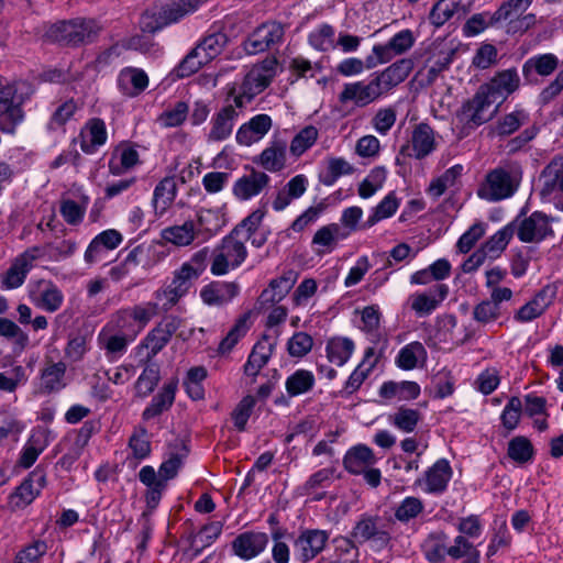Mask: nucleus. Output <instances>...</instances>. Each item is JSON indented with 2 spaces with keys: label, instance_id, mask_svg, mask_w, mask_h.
Listing matches in <instances>:
<instances>
[{
  "label": "nucleus",
  "instance_id": "nucleus-1",
  "mask_svg": "<svg viewBox=\"0 0 563 563\" xmlns=\"http://www.w3.org/2000/svg\"><path fill=\"white\" fill-rule=\"evenodd\" d=\"M101 26L92 19H73L51 24L44 32V37L66 46H78L93 42Z\"/></svg>",
  "mask_w": 563,
  "mask_h": 563
},
{
  "label": "nucleus",
  "instance_id": "nucleus-2",
  "mask_svg": "<svg viewBox=\"0 0 563 563\" xmlns=\"http://www.w3.org/2000/svg\"><path fill=\"white\" fill-rule=\"evenodd\" d=\"M156 314L157 303L148 301L115 311L103 328L135 340Z\"/></svg>",
  "mask_w": 563,
  "mask_h": 563
},
{
  "label": "nucleus",
  "instance_id": "nucleus-3",
  "mask_svg": "<svg viewBox=\"0 0 563 563\" xmlns=\"http://www.w3.org/2000/svg\"><path fill=\"white\" fill-rule=\"evenodd\" d=\"M240 229L234 228L230 234L212 251L210 272L214 276L228 274L238 268L246 258L247 250L243 241L238 239Z\"/></svg>",
  "mask_w": 563,
  "mask_h": 563
},
{
  "label": "nucleus",
  "instance_id": "nucleus-4",
  "mask_svg": "<svg viewBox=\"0 0 563 563\" xmlns=\"http://www.w3.org/2000/svg\"><path fill=\"white\" fill-rule=\"evenodd\" d=\"M196 279L197 273L191 269L190 264L184 263L176 269L170 282L165 283L154 292L155 301L151 302L157 303V313L167 312L175 307L187 295Z\"/></svg>",
  "mask_w": 563,
  "mask_h": 563
},
{
  "label": "nucleus",
  "instance_id": "nucleus-5",
  "mask_svg": "<svg viewBox=\"0 0 563 563\" xmlns=\"http://www.w3.org/2000/svg\"><path fill=\"white\" fill-rule=\"evenodd\" d=\"M514 225L517 238L522 243H540L554 235L551 219L541 211H534L525 217V209L510 222Z\"/></svg>",
  "mask_w": 563,
  "mask_h": 563
},
{
  "label": "nucleus",
  "instance_id": "nucleus-6",
  "mask_svg": "<svg viewBox=\"0 0 563 563\" xmlns=\"http://www.w3.org/2000/svg\"><path fill=\"white\" fill-rule=\"evenodd\" d=\"M390 523L378 516L363 515L352 529V538L363 544L371 542L378 550L385 549L391 541Z\"/></svg>",
  "mask_w": 563,
  "mask_h": 563
},
{
  "label": "nucleus",
  "instance_id": "nucleus-7",
  "mask_svg": "<svg viewBox=\"0 0 563 563\" xmlns=\"http://www.w3.org/2000/svg\"><path fill=\"white\" fill-rule=\"evenodd\" d=\"M284 26L278 22H266L256 27L244 41L247 54L255 55L271 49L283 41Z\"/></svg>",
  "mask_w": 563,
  "mask_h": 563
},
{
  "label": "nucleus",
  "instance_id": "nucleus-8",
  "mask_svg": "<svg viewBox=\"0 0 563 563\" xmlns=\"http://www.w3.org/2000/svg\"><path fill=\"white\" fill-rule=\"evenodd\" d=\"M384 90L375 74L368 82L355 81L345 84L339 95L341 103L353 102L356 107L363 108L376 101L384 95Z\"/></svg>",
  "mask_w": 563,
  "mask_h": 563
},
{
  "label": "nucleus",
  "instance_id": "nucleus-9",
  "mask_svg": "<svg viewBox=\"0 0 563 563\" xmlns=\"http://www.w3.org/2000/svg\"><path fill=\"white\" fill-rule=\"evenodd\" d=\"M495 100L479 86L476 93L465 101L459 113L460 121L468 128H477L487 122L492 113L490 106Z\"/></svg>",
  "mask_w": 563,
  "mask_h": 563
},
{
  "label": "nucleus",
  "instance_id": "nucleus-10",
  "mask_svg": "<svg viewBox=\"0 0 563 563\" xmlns=\"http://www.w3.org/2000/svg\"><path fill=\"white\" fill-rule=\"evenodd\" d=\"M416 37L411 30H401L396 33L386 44L373 46L375 57L368 59L369 67H376L379 64L390 62L395 56L405 54L415 44Z\"/></svg>",
  "mask_w": 563,
  "mask_h": 563
},
{
  "label": "nucleus",
  "instance_id": "nucleus-11",
  "mask_svg": "<svg viewBox=\"0 0 563 563\" xmlns=\"http://www.w3.org/2000/svg\"><path fill=\"white\" fill-rule=\"evenodd\" d=\"M272 79L271 75L264 74L263 70L252 68L239 88L232 87L230 89L227 101H232L235 107L242 108L254 96L262 92L271 84Z\"/></svg>",
  "mask_w": 563,
  "mask_h": 563
},
{
  "label": "nucleus",
  "instance_id": "nucleus-12",
  "mask_svg": "<svg viewBox=\"0 0 563 563\" xmlns=\"http://www.w3.org/2000/svg\"><path fill=\"white\" fill-rule=\"evenodd\" d=\"M330 534L321 529H305L294 542V552L298 561L307 563L316 559L324 549Z\"/></svg>",
  "mask_w": 563,
  "mask_h": 563
},
{
  "label": "nucleus",
  "instance_id": "nucleus-13",
  "mask_svg": "<svg viewBox=\"0 0 563 563\" xmlns=\"http://www.w3.org/2000/svg\"><path fill=\"white\" fill-rule=\"evenodd\" d=\"M180 324V318L176 316H167L146 334L142 342V346L148 351V361L156 356L168 344Z\"/></svg>",
  "mask_w": 563,
  "mask_h": 563
},
{
  "label": "nucleus",
  "instance_id": "nucleus-14",
  "mask_svg": "<svg viewBox=\"0 0 563 563\" xmlns=\"http://www.w3.org/2000/svg\"><path fill=\"white\" fill-rule=\"evenodd\" d=\"M40 257V249L32 247L20 254L11 264L8 271L1 275V284L5 289L20 287L27 273L33 267L34 262Z\"/></svg>",
  "mask_w": 563,
  "mask_h": 563
},
{
  "label": "nucleus",
  "instance_id": "nucleus-15",
  "mask_svg": "<svg viewBox=\"0 0 563 563\" xmlns=\"http://www.w3.org/2000/svg\"><path fill=\"white\" fill-rule=\"evenodd\" d=\"M516 186L509 172L496 168L486 176V184L478 195L490 201H498L514 195Z\"/></svg>",
  "mask_w": 563,
  "mask_h": 563
},
{
  "label": "nucleus",
  "instance_id": "nucleus-16",
  "mask_svg": "<svg viewBox=\"0 0 563 563\" xmlns=\"http://www.w3.org/2000/svg\"><path fill=\"white\" fill-rule=\"evenodd\" d=\"M452 467L448 460L440 459L431 467H429L423 478L416 481V485H426L423 490L428 494L440 495L448 488V484L452 477Z\"/></svg>",
  "mask_w": 563,
  "mask_h": 563
},
{
  "label": "nucleus",
  "instance_id": "nucleus-17",
  "mask_svg": "<svg viewBox=\"0 0 563 563\" xmlns=\"http://www.w3.org/2000/svg\"><path fill=\"white\" fill-rule=\"evenodd\" d=\"M495 101H504L520 87V77L516 68H509L495 74L487 82L481 86Z\"/></svg>",
  "mask_w": 563,
  "mask_h": 563
},
{
  "label": "nucleus",
  "instance_id": "nucleus-18",
  "mask_svg": "<svg viewBox=\"0 0 563 563\" xmlns=\"http://www.w3.org/2000/svg\"><path fill=\"white\" fill-rule=\"evenodd\" d=\"M12 87L0 90V131L12 134L19 122L22 121L23 113L20 101L14 98Z\"/></svg>",
  "mask_w": 563,
  "mask_h": 563
},
{
  "label": "nucleus",
  "instance_id": "nucleus-19",
  "mask_svg": "<svg viewBox=\"0 0 563 563\" xmlns=\"http://www.w3.org/2000/svg\"><path fill=\"white\" fill-rule=\"evenodd\" d=\"M268 544L265 532L246 531L239 534L232 542L233 553L242 560H251L260 555Z\"/></svg>",
  "mask_w": 563,
  "mask_h": 563
},
{
  "label": "nucleus",
  "instance_id": "nucleus-20",
  "mask_svg": "<svg viewBox=\"0 0 563 563\" xmlns=\"http://www.w3.org/2000/svg\"><path fill=\"white\" fill-rule=\"evenodd\" d=\"M46 484V476L43 471L35 468L29 476L16 487L11 495V501L18 508H24L30 505L41 493Z\"/></svg>",
  "mask_w": 563,
  "mask_h": 563
},
{
  "label": "nucleus",
  "instance_id": "nucleus-21",
  "mask_svg": "<svg viewBox=\"0 0 563 563\" xmlns=\"http://www.w3.org/2000/svg\"><path fill=\"white\" fill-rule=\"evenodd\" d=\"M269 176L261 170L251 168L247 174L240 177L234 186L233 194L240 200H249L260 195L269 184Z\"/></svg>",
  "mask_w": 563,
  "mask_h": 563
},
{
  "label": "nucleus",
  "instance_id": "nucleus-22",
  "mask_svg": "<svg viewBox=\"0 0 563 563\" xmlns=\"http://www.w3.org/2000/svg\"><path fill=\"white\" fill-rule=\"evenodd\" d=\"M555 294V289L551 286L543 287L530 301L520 307V309L515 313V320L525 323L542 316L552 305Z\"/></svg>",
  "mask_w": 563,
  "mask_h": 563
},
{
  "label": "nucleus",
  "instance_id": "nucleus-23",
  "mask_svg": "<svg viewBox=\"0 0 563 563\" xmlns=\"http://www.w3.org/2000/svg\"><path fill=\"white\" fill-rule=\"evenodd\" d=\"M240 286L235 282H211L200 290V298L208 306L221 307L235 298Z\"/></svg>",
  "mask_w": 563,
  "mask_h": 563
},
{
  "label": "nucleus",
  "instance_id": "nucleus-24",
  "mask_svg": "<svg viewBox=\"0 0 563 563\" xmlns=\"http://www.w3.org/2000/svg\"><path fill=\"white\" fill-rule=\"evenodd\" d=\"M32 295L35 306L51 313L59 310L64 302L63 291L56 284L47 279L38 280Z\"/></svg>",
  "mask_w": 563,
  "mask_h": 563
},
{
  "label": "nucleus",
  "instance_id": "nucleus-25",
  "mask_svg": "<svg viewBox=\"0 0 563 563\" xmlns=\"http://www.w3.org/2000/svg\"><path fill=\"white\" fill-rule=\"evenodd\" d=\"M133 341V339L126 335L113 332L103 327L98 334V344L100 349L104 351L106 357L110 362L122 357Z\"/></svg>",
  "mask_w": 563,
  "mask_h": 563
},
{
  "label": "nucleus",
  "instance_id": "nucleus-26",
  "mask_svg": "<svg viewBox=\"0 0 563 563\" xmlns=\"http://www.w3.org/2000/svg\"><path fill=\"white\" fill-rule=\"evenodd\" d=\"M511 16H514L511 12L501 3V5L493 13L482 12L473 14L464 24L463 30L467 36H474L483 32L485 29L501 21H506Z\"/></svg>",
  "mask_w": 563,
  "mask_h": 563
},
{
  "label": "nucleus",
  "instance_id": "nucleus-27",
  "mask_svg": "<svg viewBox=\"0 0 563 563\" xmlns=\"http://www.w3.org/2000/svg\"><path fill=\"white\" fill-rule=\"evenodd\" d=\"M448 294L449 287L444 284H438L429 292L412 295L410 307L418 316H428L438 308Z\"/></svg>",
  "mask_w": 563,
  "mask_h": 563
},
{
  "label": "nucleus",
  "instance_id": "nucleus-28",
  "mask_svg": "<svg viewBox=\"0 0 563 563\" xmlns=\"http://www.w3.org/2000/svg\"><path fill=\"white\" fill-rule=\"evenodd\" d=\"M178 380L176 378L165 383L162 389L153 397L151 404L144 409L142 413L143 420H151L168 410L175 401Z\"/></svg>",
  "mask_w": 563,
  "mask_h": 563
},
{
  "label": "nucleus",
  "instance_id": "nucleus-29",
  "mask_svg": "<svg viewBox=\"0 0 563 563\" xmlns=\"http://www.w3.org/2000/svg\"><path fill=\"white\" fill-rule=\"evenodd\" d=\"M148 86V77L143 69L134 67L123 68L118 76V87L128 97H136Z\"/></svg>",
  "mask_w": 563,
  "mask_h": 563
},
{
  "label": "nucleus",
  "instance_id": "nucleus-30",
  "mask_svg": "<svg viewBox=\"0 0 563 563\" xmlns=\"http://www.w3.org/2000/svg\"><path fill=\"white\" fill-rule=\"evenodd\" d=\"M375 463L376 457L373 450L365 444L351 448L343 457L344 468L355 475L362 474Z\"/></svg>",
  "mask_w": 563,
  "mask_h": 563
},
{
  "label": "nucleus",
  "instance_id": "nucleus-31",
  "mask_svg": "<svg viewBox=\"0 0 563 563\" xmlns=\"http://www.w3.org/2000/svg\"><path fill=\"white\" fill-rule=\"evenodd\" d=\"M223 525L220 521H212L205 525L200 531L189 537V549L185 554H189L190 560L198 556L201 551L213 543L222 532Z\"/></svg>",
  "mask_w": 563,
  "mask_h": 563
},
{
  "label": "nucleus",
  "instance_id": "nucleus-32",
  "mask_svg": "<svg viewBox=\"0 0 563 563\" xmlns=\"http://www.w3.org/2000/svg\"><path fill=\"white\" fill-rule=\"evenodd\" d=\"M412 69V62L410 59H400L391 64L384 70L375 73V76L380 84L384 92L402 82Z\"/></svg>",
  "mask_w": 563,
  "mask_h": 563
},
{
  "label": "nucleus",
  "instance_id": "nucleus-33",
  "mask_svg": "<svg viewBox=\"0 0 563 563\" xmlns=\"http://www.w3.org/2000/svg\"><path fill=\"white\" fill-rule=\"evenodd\" d=\"M47 434L48 431L45 429H37L32 432L30 439L22 449L19 459L20 466L23 468H30L35 463L38 455L48 445Z\"/></svg>",
  "mask_w": 563,
  "mask_h": 563
},
{
  "label": "nucleus",
  "instance_id": "nucleus-34",
  "mask_svg": "<svg viewBox=\"0 0 563 563\" xmlns=\"http://www.w3.org/2000/svg\"><path fill=\"white\" fill-rule=\"evenodd\" d=\"M376 364L377 358L375 357L374 347H367L362 362L357 365V367L352 372L345 382L344 391L347 395L355 393L362 386L364 380L369 376Z\"/></svg>",
  "mask_w": 563,
  "mask_h": 563
},
{
  "label": "nucleus",
  "instance_id": "nucleus-35",
  "mask_svg": "<svg viewBox=\"0 0 563 563\" xmlns=\"http://www.w3.org/2000/svg\"><path fill=\"white\" fill-rule=\"evenodd\" d=\"M307 187V177L302 174L296 175L277 192L273 201V208L276 211L284 210L294 199L300 198L306 192Z\"/></svg>",
  "mask_w": 563,
  "mask_h": 563
},
{
  "label": "nucleus",
  "instance_id": "nucleus-36",
  "mask_svg": "<svg viewBox=\"0 0 563 563\" xmlns=\"http://www.w3.org/2000/svg\"><path fill=\"white\" fill-rule=\"evenodd\" d=\"M274 350V343L269 342L265 336L262 341H258L246 363L244 364V374L247 376H256L261 369L268 363Z\"/></svg>",
  "mask_w": 563,
  "mask_h": 563
},
{
  "label": "nucleus",
  "instance_id": "nucleus-37",
  "mask_svg": "<svg viewBox=\"0 0 563 563\" xmlns=\"http://www.w3.org/2000/svg\"><path fill=\"white\" fill-rule=\"evenodd\" d=\"M559 66V59L554 54L547 53L528 58L522 65V74L529 81L533 74L540 76L551 75Z\"/></svg>",
  "mask_w": 563,
  "mask_h": 563
},
{
  "label": "nucleus",
  "instance_id": "nucleus-38",
  "mask_svg": "<svg viewBox=\"0 0 563 563\" xmlns=\"http://www.w3.org/2000/svg\"><path fill=\"white\" fill-rule=\"evenodd\" d=\"M177 195V180L174 176L164 177L155 187L153 206L156 211L165 212L174 202Z\"/></svg>",
  "mask_w": 563,
  "mask_h": 563
},
{
  "label": "nucleus",
  "instance_id": "nucleus-39",
  "mask_svg": "<svg viewBox=\"0 0 563 563\" xmlns=\"http://www.w3.org/2000/svg\"><path fill=\"white\" fill-rule=\"evenodd\" d=\"M271 126L272 120L269 115L257 114L239 129L236 141H258L266 134Z\"/></svg>",
  "mask_w": 563,
  "mask_h": 563
},
{
  "label": "nucleus",
  "instance_id": "nucleus-40",
  "mask_svg": "<svg viewBox=\"0 0 563 563\" xmlns=\"http://www.w3.org/2000/svg\"><path fill=\"white\" fill-rule=\"evenodd\" d=\"M294 284L291 277L283 276L280 278L273 279L269 283L268 288L264 289L258 298V305L264 308L268 305H275L282 301L289 292Z\"/></svg>",
  "mask_w": 563,
  "mask_h": 563
},
{
  "label": "nucleus",
  "instance_id": "nucleus-41",
  "mask_svg": "<svg viewBox=\"0 0 563 563\" xmlns=\"http://www.w3.org/2000/svg\"><path fill=\"white\" fill-rule=\"evenodd\" d=\"M66 364L64 362L47 365L41 376V387L45 393H57L66 386Z\"/></svg>",
  "mask_w": 563,
  "mask_h": 563
},
{
  "label": "nucleus",
  "instance_id": "nucleus-42",
  "mask_svg": "<svg viewBox=\"0 0 563 563\" xmlns=\"http://www.w3.org/2000/svg\"><path fill=\"white\" fill-rule=\"evenodd\" d=\"M235 104H227L214 118L213 126L210 132V139L221 141L231 135L233 129V119L236 115Z\"/></svg>",
  "mask_w": 563,
  "mask_h": 563
},
{
  "label": "nucleus",
  "instance_id": "nucleus-43",
  "mask_svg": "<svg viewBox=\"0 0 563 563\" xmlns=\"http://www.w3.org/2000/svg\"><path fill=\"white\" fill-rule=\"evenodd\" d=\"M354 167L341 157H331L327 161L325 167L319 173V181L324 186H332L344 175H351Z\"/></svg>",
  "mask_w": 563,
  "mask_h": 563
},
{
  "label": "nucleus",
  "instance_id": "nucleus-44",
  "mask_svg": "<svg viewBox=\"0 0 563 563\" xmlns=\"http://www.w3.org/2000/svg\"><path fill=\"white\" fill-rule=\"evenodd\" d=\"M354 342L349 338H333L327 343V356L338 366L344 365L354 352Z\"/></svg>",
  "mask_w": 563,
  "mask_h": 563
},
{
  "label": "nucleus",
  "instance_id": "nucleus-45",
  "mask_svg": "<svg viewBox=\"0 0 563 563\" xmlns=\"http://www.w3.org/2000/svg\"><path fill=\"white\" fill-rule=\"evenodd\" d=\"M0 336L12 343L14 353H22L29 345V335L12 320L0 318Z\"/></svg>",
  "mask_w": 563,
  "mask_h": 563
},
{
  "label": "nucleus",
  "instance_id": "nucleus-46",
  "mask_svg": "<svg viewBox=\"0 0 563 563\" xmlns=\"http://www.w3.org/2000/svg\"><path fill=\"white\" fill-rule=\"evenodd\" d=\"M313 374L307 369H297L285 382V388L289 397H296L310 391L314 386Z\"/></svg>",
  "mask_w": 563,
  "mask_h": 563
},
{
  "label": "nucleus",
  "instance_id": "nucleus-47",
  "mask_svg": "<svg viewBox=\"0 0 563 563\" xmlns=\"http://www.w3.org/2000/svg\"><path fill=\"white\" fill-rule=\"evenodd\" d=\"M254 163L260 164L268 172H279L286 164V147L284 145L269 146L258 157L254 158Z\"/></svg>",
  "mask_w": 563,
  "mask_h": 563
},
{
  "label": "nucleus",
  "instance_id": "nucleus-48",
  "mask_svg": "<svg viewBox=\"0 0 563 563\" xmlns=\"http://www.w3.org/2000/svg\"><path fill=\"white\" fill-rule=\"evenodd\" d=\"M196 236V225L194 221H185L181 225L166 228L163 231V238L178 246L189 245Z\"/></svg>",
  "mask_w": 563,
  "mask_h": 563
},
{
  "label": "nucleus",
  "instance_id": "nucleus-49",
  "mask_svg": "<svg viewBox=\"0 0 563 563\" xmlns=\"http://www.w3.org/2000/svg\"><path fill=\"white\" fill-rule=\"evenodd\" d=\"M446 534L443 531L432 532L423 543L426 558L431 563H439L448 554Z\"/></svg>",
  "mask_w": 563,
  "mask_h": 563
},
{
  "label": "nucleus",
  "instance_id": "nucleus-50",
  "mask_svg": "<svg viewBox=\"0 0 563 563\" xmlns=\"http://www.w3.org/2000/svg\"><path fill=\"white\" fill-rule=\"evenodd\" d=\"M249 318L250 313H244L235 321L225 338L220 342L218 347L219 354L224 355L230 353L236 343L246 334L250 329Z\"/></svg>",
  "mask_w": 563,
  "mask_h": 563
},
{
  "label": "nucleus",
  "instance_id": "nucleus-51",
  "mask_svg": "<svg viewBox=\"0 0 563 563\" xmlns=\"http://www.w3.org/2000/svg\"><path fill=\"white\" fill-rule=\"evenodd\" d=\"M161 379L159 367L155 363L147 364L135 383V394L141 398L154 391Z\"/></svg>",
  "mask_w": 563,
  "mask_h": 563
},
{
  "label": "nucleus",
  "instance_id": "nucleus-52",
  "mask_svg": "<svg viewBox=\"0 0 563 563\" xmlns=\"http://www.w3.org/2000/svg\"><path fill=\"white\" fill-rule=\"evenodd\" d=\"M334 545V554L331 563H357L358 549L355 543L343 536L335 537L332 540Z\"/></svg>",
  "mask_w": 563,
  "mask_h": 563
},
{
  "label": "nucleus",
  "instance_id": "nucleus-53",
  "mask_svg": "<svg viewBox=\"0 0 563 563\" xmlns=\"http://www.w3.org/2000/svg\"><path fill=\"white\" fill-rule=\"evenodd\" d=\"M207 378V369L203 366L191 367L186 375L184 386L187 395L192 400L205 398V388L202 382Z\"/></svg>",
  "mask_w": 563,
  "mask_h": 563
},
{
  "label": "nucleus",
  "instance_id": "nucleus-54",
  "mask_svg": "<svg viewBox=\"0 0 563 563\" xmlns=\"http://www.w3.org/2000/svg\"><path fill=\"white\" fill-rule=\"evenodd\" d=\"M427 351L422 343L411 342L404 346L397 356V365L402 369H412L417 367L419 360H424Z\"/></svg>",
  "mask_w": 563,
  "mask_h": 563
},
{
  "label": "nucleus",
  "instance_id": "nucleus-55",
  "mask_svg": "<svg viewBox=\"0 0 563 563\" xmlns=\"http://www.w3.org/2000/svg\"><path fill=\"white\" fill-rule=\"evenodd\" d=\"M528 121V114L522 110H517L498 120L493 129V136H508L517 131Z\"/></svg>",
  "mask_w": 563,
  "mask_h": 563
},
{
  "label": "nucleus",
  "instance_id": "nucleus-56",
  "mask_svg": "<svg viewBox=\"0 0 563 563\" xmlns=\"http://www.w3.org/2000/svg\"><path fill=\"white\" fill-rule=\"evenodd\" d=\"M346 239V233L339 223H331L320 228L312 238V244L324 246L332 251L339 240Z\"/></svg>",
  "mask_w": 563,
  "mask_h": 563
},
{
  "label": "nucleus",
  "instance_id": "nucleus-57",
  "mask_svg": "<svg viewBox=\"0 0 563 563\" xmlns=\"http://www.w3.org/2000/svg\"><path fill=\"white\" fill-rule=\"evenodd\" d=\"M423 510L424 504L420 498L408 496L395 508L394 516L398 521L407 523L410 520L418 518Z\"/></svg>",
  "mask_w": 563,
  "mask_h": 563
},
{
  "label": "nucleus",
  "instance_id": "nucleus-58",
  "mask_svg": "<svg viewBox=\"0 0 563 563\" xmlns=\"http://www.w3.org/2000/svg\"><path fill=\"white\" fill-rule=\"evenodd\" d=\"M463 167L454 165L446 169L440 177L433 179L429 185L428 192L434 199L442 196L449 187L454 186L456 179L461 176Z\"/></svg>",
  "mask_w": 563,
  "mask_h": 563
},
{
  "label": "nucleus",
  "instance_id": "nucleus-59",
  "mask_svg": "<svg viewBox=\"0 0 563 563\" xmlns=\"http://www.w3.org/2000/svg\"><path fill=\"white\" fill-rule=\"evenodd\" d=\"M88 206V198L84 197L81 202L71 199H64L60 201V214L65 222L69 225H77L81 223L86 209Z\"/></svg>",
  "mask_w": 563,
  "mask_h": 563
},
{
  "label": "nucleus",
  "instance_id": "nucleus-60",
  "mask_svg": "<svg viewBox=\"0 0 563 563\" xmlns=\"http://www.w3.org/2000/svg\"><path fill=\"white\" fill-rule=\"evenodd\" d=\"M228 37L224 33L217 32L206 36L196 48L200 51L202 60L210 62L217 55H219L222 48L225 46Z\"/></svg>",
  "mask_w": 563,
  "mask_h": 563
},
{
  "label": "nucleus",
  "instance_id": "nucleus-61",
  "mask_svg": "<svg viewBox=\"0 0 563 563\" xmlns=\"http://www.w3.org/2000/svg\"><path fill=\"white\" fill-rule=\"evenodd\" d=\"M514 234L515 228L508 223L490 236L483 247L488 252L490 258H495L506 249Z\"/></svg>",
  "mask_w": 563,
  "mask_h": 563
},
{
  "label": "nucleus",
  "instance_id": "nucleus-62",
  "mask_svg": "<svg viewBox=\"0 0 563 563\" xmlns=\"http://www.w3.org/2000/svg\"><path fill=\"white\" fill-rule=\"evenodd\" d=\"M507 453L511 460L523 464L532 460L534 451L529 439L518 435L509 441Z\"/></svg>",
  "mask_w": 563,
  "mask_h": 563
},
{
  "label": "nucleus",
  "instance_id": "nucleus-63",
  "mask_svg": "<svg viewBox=\"0 0 563 563\" xmlns=\"http://www.w3.org/2000/svg\"><path fill=\"white\" fill-rule=\"evenodd\" d=\"M420 420V412L416 409L400 407L393 416L389 417V421L393 426L404 432H412Z\"/></svg>",
  "mask_w": 563,
  "mask_h": 563
},
{
  "label": "nucleus",
  "instance_id": "nucleus-64",
  "mask_svg": "<svg viewBox=\"0 0 563 563\" xmlns=\"http://www.w3.org/2000/svg\"><path fill=\"white\" fill-rule=\"evenodd\" d=\"M310 45L321 52L334 47V29L329 24H322L309 34Z\"/></svg>",
  "mask_w": 563,
  "mask_h": 563
}]
</instances>
